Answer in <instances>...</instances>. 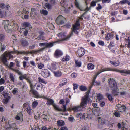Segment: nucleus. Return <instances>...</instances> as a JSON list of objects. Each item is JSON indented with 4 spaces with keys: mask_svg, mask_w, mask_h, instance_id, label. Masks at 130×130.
Listing matches in <instances>:
<instances>
[{
    "mask_svg": "<svg viewBox=\"0 0 130 130\" xmlns=\"http://www.w3.org/2000/svg\"><path fill=\"white\" fill-rule=\"evenodd\" d=\"M99 44L101 45H104V43L103 42L101 41H100L98 42Z\"/></svg>",
    "mask_w": 130,
    "mask_h": 130,
    "instance_id": "obj_63",
    "label": "nucleus"
},
{
    "mask_svg": "<svg viewBox=\"0 0 130 130\" xmlns=\"http://www.w3.org/2000/svg\"><path fill=\"white\" fill-rule=\"evenodd\" d=\"M8 123L9 126V127L12 128V130H17L16 126L15 124L12 123V122L10 121L8 122Z\"/></svg>",
    "mask_w": 130,
    "mask_h": 130,
    "instance_id": "obj_16",
    "label": "nucleus"
},
{
    "mask_svg": "<svg viewBox=\"0 0 130 130\" xmlns=\"http://www.w3.org/2000/svg\"><path fill=\"white\" fill-rule=\"evenodd\" d=\"M38 80L40 82L42 83L45 84H46L47 83V82L45 81L44 79H42L40 77H39L38 78Z\"/></svg>",
    "mask_w": 130,
    "mask_h": 130,
    "instance_id": "obj_38",
    "label": "nucleus"
},
{
    "mask_svg": "<svg viewBox=\"0 0 130 130\" xmlns=\"http://www.w3.org/2000/svg\"><path fill=\"white\" fill-rule=\"evenodd\" d=\"M98 2V1H92L91 3V6L92 7H94L96 5V3Z\"/></svg>",
    "mask_w": 130,
    "mask_h": 130,
    "instance_id": "obj_45",
    "label": "nucleus"
},
{
    "mask_svg": "<svg viewBox=\"0 0 130 130\" xmlns=\"http://www.w3.org/2000/svg\"><path fill=\"white\" fill-rule=\"evenodd\" d=\"M80 89L82 91H85L86 89V88L84 86H81L79 87Z\"/></svg>",
    "mask_w": 130,
    "mask_h": 130,
    "instance_id": "obj_48",
    "label": "nucleus"
},
{
    "mask_svg": "<svg viewBox=\"0 0 130 130\" xmlns=\"http://www.w3.org/2000/svg\"><path fill=\"white\" fill-rule=\"evenodd\" d=\"M23 28H22L21 30L23 31V35L25 36H27L28 33V28L26 27H23Z\"/></svg>",
    "mask_w": 130,
    "mask_h": 130,
    "instance_id": "obj_19",
    "label": "nucleus"
},
{
    "mask_svg": "<svg viewBox=\"0 0 130 130\" xmlns=\"http://www.w3.org/2000/svg\"><path fill=\"white\" fill-rule=\"evenodd\" d=\"M53 45V44L52 43L49 42L46 43L45 47L39 50H35L30 52H25L24 51H18L17 50H15L14 51H6L2 55L1 57V59L3 63L6 66H8V64L7 63V58H9L10 59L13 57L12 54L17 53L18 55L20 54H28L29 53L31 54L35 53L39 51H43V50L46 48H50Z\"/></svg>",
    "mask_w": 130,
    "mask_h": 130,
    "instance_id": "obj_1",
    "label": "nucleus"
},
{
    "mask_svg": "<svg viewBox=\"0 0 130 130\" xmlns=\"http://www.w3.org/2000/svg\"><path fill=\"white\" fill-rule=\"evenodd\" d=\"M57 123L58 125L60 126L64 125V122L62 120L58 121Z\"/></svg>",
    "mask_w": 130,
    "mask_h": 130,
    "instance_id": "obj_37",
    "label": "nucleus"
},
{
    "mask_svg": "<svg viewBox=\"0 0 130 130\" xmlns=\"http://www.w3.org/2000/svg\"><path fill=\"white\" fill-rule=\"evenodd\" d=\"M70 59V56L68 55H66V56L63 57L62 59V61H69Z\"/></svg>",
    "mask_w": 130,
    "mask_h": 130,
    "instance_id": "obj_30",
    "label": "nucleus"
},
{
    "mask_svg": "<svg viewBox=\"0 0 130 130\" xmlns=\"http://www.w3.org/2000/svg\"><path fill=\"white\" fill-rule=\"evenodd\" d=\"M111 0H103L102 3H109Z\"/></svg>",
    "mask_w": 130,
    "mask_h": 130,
    "instance_id": "obj_64",
    "label": "nucleus"
},
{
    "mask_svg": "<svg viewBox=\"0 0 130 130\" xmlns=\"http://www.w3.org/2000/svg\"><path fill=\"white\" fill-rule=\"evenodd\" d=\"M99 109L97 108H94L92 109V111L93 113L95 115H96L97 114V110H98Z\"/></svg>",
    "mask_w": 130,
    "mask_h": 130,
    "instance_id": "obj_41",
    "label": "nucleus"
},
{
    "mask_svg": "<svg viewBox=\"0 0 130 130\" xmlns=\"http://www.w3.org/2000/svg\"><path fill=\"white\" fill-rule=\"evenodd\" d=\"M41 117L44 121H45L47 120V115H45L44 114L42 115L41 116Z\"/></svg>",
    "mask_w": 130,
    "mask_h": 130,
    "instance_id": "obj_44",
    "label": "nucleus"
},
{
    "mask_svg": "<svg viewBox=\"0 0 130 130\" xmlns=\"http://www.w3.org/2000/svg\"><path fill=\"white\" fill-rule=\"evenodd\" d=\"M5 38L3 34H0V41H3Z\"/></svg>",
    "mask_w": 130,
    "mask_h": 130,
    "instance_id": "obj_53",
    "label": "nucleus"
},
{
    "mask_svg": "<svg viewBox=\"0 0 130 130\" xmlns=\"http://www.w3.org/2000/svg\"><path fill=\"white\" fill-rule=\"evenodd\" d=\"M126 107L123 105L118 104L116 105V108L118 112H122L126 110Z\"/></svg>",
    "mask_w": 130,
    "mask_h": 130,
    "instance_id": "obj_7",
    "label": "nucleus"
},
{
    "mask_svg": "<svg viewBox=\"0 0 130 130\" xmlns=\"http://www.w3.org/2000/svg\"><path fill=\"white\" fill-rule=\"evenodd\" d=\"M40 12L41 14L45 15H47L48 13V11L44 9H42L41 10Z\"/></svg>",
    "mask_w": 130,
    "mask_h": 130,
    "instance_id": "obj_40",
    "label": "nucleus"
},
{
    "mask_svg": "<svg viewBox=\"0 0 130 130\" xmlns=\"http://www.w3.org/2000/svg\"><path fill=\"white\" fill-rule=\"evenodd\" d=\"M100 82H97L96 80H93L92 85L95 86H98L100 84Z\"/></svg>",
    "mask_w": 130,
    "mask_h": 130,
    "instance_id": "obj_43",
    "label": "nucleus"
},
{
    "mask_svg": "<svg viewBox=\"0 0 130 130\" xmlns=\"http://www.w3.org/2000/svg\"><path fill=\"white\" fill-rule=\"evenodd\" d=\"M60 3L61 6L64 7L68 5V2L66 0H62Z\"/></svg>",
    "mask_w": 130,
    "mask_h": 130,
    "instance_id": "obj_24",
    "label": "nucleus"
},
{
    "mask_svg": "<svg viewBox=\"0 0 130 130\" xmlns=\"http://www.w3.org/2000/svg\"><path fill=\"white\" fill-rule=\"evenodd\" d=\"M87 68L89 70H92L94 68V66L92 63H89L87 64Z\"/></svg>",
    "mask_w": 130,
    "mask_h": 130,
    "instance_id": "obj_26",
    "label": "nucleus"
},
{
    "mask_svg": "<svg viewBox=\"0 0 130 130\" xmlns=\"http://www.w3.org/2000/svg\"><path fill=\"white\" fill-rule=\"evenodd\" d=\"M62 108L63 109L62 110V111H65L66 110V105H63L62 106Z\"/></svg>",
    "mask_w": 130,
    "mask_h": 130,
    "instance_id": "obj_62",
    "label": "nucleus"
},
{
    "mask_svg": "<svg viewBox=\"0 0 130 130\" xmlns=\"http://www.w3.org/2000/svg\"><path fill=\"white\" fill-rule=\"evenodd\" d=\"M119 3L122 4H124L126 3H127L128 5H130V2L127 0H123L120 1Z\"/></svg>",
    "mask_w": 130,
    "mask_h": 130,
    "instance_id": "obj_29",
    "label": "nucleus"
},
{
    "mask_svg": "<svg viewBox=\"0 0 130 130\" xmlns=\"http://www.w3.org/2000/svg\"><path fill=\"white\" fill-rule=\"evenodd\" d=\"M106 95L107 96L109 100L111 101L113 100V98L110 94L107 93Z\"/></svg>",
    "mask_w": 130,
    "mask_h": 130,
    "instance_id": "obj_49",
    "label": "nucleus"
},
{
    "mask_svg": "<svg viewBox=\"0 0 130 130\" xmlns=\"http://www.w3.org/2000/svg\"><path fill=\"white\" fill-rule=\"evenodd\" d=\"M30 92L32 93L36 97H39V96L38 92L36 91L34 89L33 84L32 83L31 84H30Z\"/></svg>",
    "mask_w": 130,
    "mask_h": 130,
    "instance_id": "obj_9",
    "label": "nucleus"
},
{
    "mask_svg": "<svg viewBox=\"0 0 130 130\" xmlns=\"http://www.w3.org/2000/svg\"><path fill=\"white\" fill-rule=\"evenodd\" d=\"M9 77L11 80L13 82L15 81V78L13 74L12 73H10L9 74Z\"/></svg>",
    "mask_w": 130,
    "mask_h": 130,
    "instance_id": "obj_39",
    "label": "nucleus"
},
{
    "mask_svg": "<svg viewBox=\"0 0 130 130\" xmlns=\"http://www.w3.org/2000/svg\"><path fill=\"white\" fill-rule=\"evenodd\" d=\"M65 18L62 15H60L58 17L56 20V23L58 25L62 24L64 23L65 20Z\"/></svg>",
    "mask_w": 130,
    "mask_h": 130,
    "instance_id": "obj_6",
    "label": "nucleus"
},
{
    "mask_svg": "<svg viewBox=\"0 0 130 130\" xmlns=\"http://www.w3.org/2000/svg\"><path fill=\"white\" fill-rule=\"evenodd\" d=\"M32 110L31 109L30 107L29 106H28L27 109V113L29 115H32Z\"/></svg>",
    "mask_w": 130,
    "mask_h": 130,
    "instance_id": "obj_35",
    "label": "nucleus"
},
{
    "mask_svg": "<svg viewBox=\"0 0 130 130\" xmlns=\"http://www.w3.org/2000/svg\"><path fill=\"white\" fill-rule=\"evenodd\" d=\"M17 116H18L20 118H23V115L22 113L21 112H19V113H17Z\"/></svg>",
    "mask_w": 130,
    "mask_h": 130,
    "instance_id": "obj_59",
    "label": "nucleus"
},
{
    "mask_svg": "<svg viewBox=\"0 0 130 130\" xmlns=\"http://www.w3.org/2000/svg\"><path fill=\"white\" fill-rule=\"evenodd\" d=\"M113 35L112 34L109 33L107 34L106 36L105 39L107 40H111L113 38Z\"/></svg>",
    "mask_w": 130,
    "mask_h": 130,
    "instance_id": "obj_18",
    "label": "nucleus"
},
{
    "mask_svg": "<svg viewBox=\"0 0 130 130\" xmlns=\"http://www.w3.org/2000/svg\"><path fill=\"white\" fill-rule=\"evenodd\" d=\"M46 43H40L39 44V45L41 47L43 46L44 47H45Z\"/></svg>",
    "mask_w": 130,
    "mask_h": 130,
    "instance_id": "obj_61",
    "label": "nucleus"
},
{
    "mask_svg": "<svg viewBox=\"0 0 130 130\" xmlns=\"http://www.w3.org/2000/svg\"><path fill=\"white\" fill-rule=\"evenodd\" d=\"M44 65L42 63H40L38 65V68L39 69H42L44 67Z\"/></svg>",
    "mask_w": 130,
    "mask_h": 130,
    "instance_id": "obj_54",
    "label": "nucleus"
},
{
    "mask_svg": "<svg viewBox=\"0 0 130 130\" xmlns=\"http://www.w3.org/2000/svg\"><path fill=\"white\" fill-rule=\"evenodd\" d=\"M73 89L75 90L76 89L78 88V85L77 84L73 83Z\"/></svg>",
    "mask_w": 130,
    "mask_h": 130,
    "instance_id": "obj_56",
    "label": "nucleus"
},
{
    "mask_svg": "<svg viewBox=\"0 0 130 130\" xmlns=\"http://www.w3.org/2000/svg\"><path fill=\"white\" fill-rule=\"evenodd\" d=\"M88 100V99L82 98L80 106L83 109L86 106Z\"/></svg>",
    "mask_w": 130,
    "mask_h": 130,
    "instance_id": "obj_8",
    "label": "nucleus"
},
{
    "mask_svg": "<svg viewBox=\"0 0 130 130\" xmlns=\"http://www.w3.org/2000/svg\"><path fill=\"white\" fill-rule=\"evenodd\" d=\"M9 22L8 21L5 20L3 22V24L4 25L5 29H6L7 27L8 26Z\"/></svg>",
    "mask_w": 130,
    "mask_h": 130,
    "instance_id": "obj_23",
    "label": "nucleus"
},
{
    "mask_svg": "<svg viewBox=\"0 0 130 130\" xmlns=\"http://www.w3.org/2000/svg\"><path fill=\"white\" fill-rule=\"evenodd\" d=\"M38 104V102L37 101L33 102L32 103V108H35L37 105Z\"/></svg>",
    "mask_w": 130,
    "mask_h": 130,
    "instance_id": "obj_46",
    "label": "nucleus"
},
{
    "mask_svg": "<svg viewBox=\"0 0 130 130\" xmlns=\"http://www.w3.org/2000/svg\"><path fill=\"white\" fill-rule=\"evenodd\" d=\"M53 73L54 76L57 77H60L62 75V73L60 70H58L56 71H54Z\"/></svg>",
    "mask_w": 130,
    "mask_h": 130,
    "instance_id": "obj_14",
    "label": "nucleus"
},
{
    "mask_svg": "<svg viewBox=\"0 0 130 130\" xmlns=\"http://www.w3.org/2000/svg\"><path fill=\"white\" fill-rule=\"evenodd\" d=\"M35 9L34 8H32L31 9V12L30 13V16L33 18L34 16V15L35 14Z\"/></svg>",
    "mask_w": 130,
    "mask_h": 130,
    "instance_id": "obj_33",
    "label": "nucleus"
},
{
    "mask_svg": "<svg viewBox=\"0 0 130 130\" xmlns=\"http://www.w3.org/2000/svg\"><path fill=\"white\" fill-rule=\"evenodd\" d=\"M75 63L77 66L80 67L81 66V63L80 62H78L77 61H75Z\"/></svg>",
    "mask_w": 130,
    "mask_h": 130,
    "instance_id": "obj_55",
    "label": "nucleus"
},
{
    "mask_svg": "<svg viewBox=\"0 0 130 130\" xmlns=\"http://www.w3.org/2000/svg\"><path fill=\"white\" fill-rule=\"evenodd\" d=\"M67 82V80L66 78L62 79L59 84V86L60 87L62 86L66 85Z\"/></svg>",
    "mask_w": 130,
    "mask_h": 130,
    "instance_id": "obj_21",
    "label": "nucleus"
},
{
    "mask_svg": "<svg viewBox=\"0 0 130 130\" xmlns=\"http://www.w3.org/2000/svg\"><path fill=\"white\" fill-rule=\"evenodd\" d=\"M45 6L48 9H51L52 7V5L48 3L45 4Z\"/></svg>",
    "mask_w": 130,
    "mask_h": 130,
    "instance_id": "obj_42",
    "label": "nucleus"
},
{
    "mask_svg": "<svg viewBox=\"0 0 130 130\" xmlns=\"http://www.w3.org/2000/svg\"><path fill=\"white\" fill-rule=\"evenodd\" d=\"M13 70L14 71H15L17 73H18V74L21 75L20 76H19V78L20 80H22L24 79H25L29 83V85H30V84H31L32 83L30 81V79L28 78V75L27 74H25L22 75V72H21L19 71V70L16 69H13Z\"/></svg>",
    "mask_w": 130,
    "mask_h": 130,
    "instance_id": "obj_5",
    "label": "nucleus"
},
{
    "mask_svg": "<svg viewBox=\"0 0 130 130\" xmlns=\"http://www.w3.org/2000/svg\"><path fill=\"white\" fill-rule=\"evenodd\" d=\"M34 86L36 87V89L37 90H41L43 87L42 84L39 82L36 83Z\"/></svg>",
    "mask_w": 130,
    "mask_h": 130,
    "instance_id": "obj_17",
    "label": "nucleus"
},
{
    "mask_svg": "<svg viewBox=\"0 0 130 130\" xmlns=\"http://www.w3.org/2000/svg\"><path fill=\"white\" fill-rule=\"evenodd\" d=\"M57 35L60 39H62L63 40H64L68 39L67 38V37L66 38V35L63 32L59 33L57 34Z\"/></svg>",
    "mask_w": 130,
    "mask_h": 130,
    "instance_id": "obj_12",
    "label": "nucleus"
},
{
    "mask_svg": "<svg viewBox=\"0 0 130 130\" xmlns=\"http://www.w3.org/2000/svg\"><path fill=\"white\" fill-rule=\"evenodd\" d=\"M89 92H90V91H88L87 92H86V95L83 98H84L86 99H88L89 93Z\"/></svg>",
    "mask_w": 130,
    "mask_h": 130,
    "instance_id": "obj_50",
    "label": "nucleus"
},
{
    "mask_svg": "<svg viewBox=\"0 0 130 130\" xmlns=\"http://www.w3.org/2000/svg\"><path fill=\"white\" fill-rule=\"evenodd\" d=\"M110 63L111 64L115 66H118L119 64V62L118 61H110Z\"/></svg>",
    "mask_w": 130,
    "mask_h": 130,
    "instance_id": "obj_32",
    "label": "nucleus"
},
{
    "mask_svg": "<svg viewBox=\"0 0 130 130\" xmlns=\"http://www.w3.org/2000/svg\"><path fill=\"white\" fill-rule=\"evenodd\" d=\"M18 89L17 88H14L12 91V93L13 94H15L18 91Z\"/></svg>",
    "mask_w": 130,
    "mask_h": 130,
    "instance_id": "obj_57",
    "label": "nucleus"
},
{
    "mask_svg": "<svg viewBox=\"0 0 130 130\" xmlns=\"http://www.w3.org/2000/svg\"><path fill=\"white\" fill-rule=\"evenodd\" d=\"M56 64H57L56 63H52L50 68H48L49 69L52 71L56 70L57 68Z\"/></svg>",
    "mask_w": 130,
    "mask_h": 130,
    "instance_id": "obj_20",
    "label": "nucleus"
},
{
    "mask_svg": "<svg viewBox=\"0 0 130 130\" xmlns=\"http://www.w3.org/2000/svg\"><path fill=\"white\" fill-rule=\"evenodd\" d=\"M85 52V50L83 48H81L78 50L77 51L78 54L80 57L83 56Z\"/></svg>",
    "mask_w": 130,
    "mask_h": 130,
    "instance_id": "obj_13",
    "label": "nucleus"
},
{
    "mask_svg": "<svg viewBox=\"0 0 130 130\" xmlns=\"http://www.w3.org/2000/svg\"><path fill=\"white\" fill-rule=\"evenodd\" d=\"M102 6L100 5V4H98V7H96V9L98 11H99L102 9Z\"/></svg>",
    "mask_w": 130,
    "mask_h": 130,
    "instance_id": "obj_52",
    "label": "nucleus"
},
{
    "mask_svg": "<svg viewBox=\"0 0 130 130\" xmlns=\"http://www.w3.org/2000/svg\"><path fill=\"white\" fill-rule=\"evenodd\" d=\"M47 104L48 105H52L53 104H55L54 103V101L52 99H47Z\"/></svg>",
    "mask_w": 130,
    "mask_h": 130,
    "instance_id": "obj_28",
    "label": "nucleus"
},
{
    "mask_svg": "<svg viewBox=\"0 0 130 130\" xmlns=\"http://www.w3.org/2000/svg\"><path fill=\"white\" fill-rule=\"evenodd\" d=\"M112 71L118 72L120 73H124L125 74H130V70H120L116 69H112L110 68H106L101 69L100 71L97 72L94 76L93 80H95L101 72L108 71Z\"/></svg>",
    "mask_w": 130,
    "mask_h": 130,
    "instance_id": "obj_2",
    "label": "nucleus"
},
{
    "mask_svg": "<svg viewBox=\"0 0 130 130\" xmlns=\"http://www.w3.org/2000/svg\"><path fill=\"white\" fill-rule=\"evenodd\" d=\"M98 121L99 125H102L105 123V120L103 119L99 118Z\"/></svg>",
    "mask_w": 130,
    "mask_h": 130,
    "instance_id": "obj_27",
    "label": "nucleus"
},
{
    "mask_svg": "<svg viewBox=\"0 0 130 130\" xmlns=\"http://www.w3.org/2000/svg\"><path fill=\"white\" fill-rule=\"evenodd\" d=\"M80 24L79 23V20L77 21L75 24L73 25V28H72V31L71 32L70 34L67 36V38H69L70 37L73 35V32L76 34H78V32L77 30H79L80 28Z\"/></svg>",
    "mask_w": 130,
    "mask_h": 130,
    "instance_id": "obj_4",
    "label": "nucleus"
},
{
    "mask_svg": "<svg viewBox=\"0 0 130 130\" xmlns=\"http://www.w3.org/2000/svg\"><path fill=\"white\" fill-rule=\"evenodd\" d=\"M80 106H75L72 108V110L75 112H77L78 111H82L83 109Z\"/></svg>",
    "mask_w": 130,
    "mask_h": 130,
    "instance_id": "obj_11",
    "label": "nucleus"
},
{
    "mask_svg": "<svg viewBox=\"0 0 130 130\" xmlns=\"http://www.w3.org/2000/svg\"><path fill=\"white\" fill-rule=\"evenodd\" d=\"M53 106L54 107V109L58 111H62V109H61L59 107V106L57 105H56V104H53Z\"/></svg>",
    "mask_w": 130,
    "mask_h": 130,
    "instance_id": "obj_31",
    "label": "nucleus"
},
{
    "mask_svg": "<svg viewBox=\"0 0 130 130\" xmlns=\"http://www.w3.org/2000/svg\"><path fill=\"white\" fill-rule=\"evenodd\" d=\"M5 80L4 79L1 78L0 79V85L3 84L5 82Z\"/></svg>",
    "mask_w": 130,
    "mask_h": 130,
    "instance_id": "obj_60",
    "label": "nucleus"
},
{
    "mask_svg": "<svg viewBox=\"0 0 130 130\" xmlns=\"http://www.w3.org/2000/svg\"><path fill=\"white\" fill-rule=\"evenodd\" d=\"M37 40H43L44 39V37L42 34L40 33V35L38 36L36 39Z\"/></svg>",
    "mask_w": 130,
    "mask_h": 130,
    "instance_id": "obj_36",
    "label": "nucleus"
},
{
    "mask_svg": "<svg viewBox=\"0 0 130 130\" xmlns=\"http://www.w3.org/2000/svg\"><path fill=\"white\" fill-rule=\"evenodd\" d=\"M97 101L102 100L103 99V96L102 95L100 94H98L97 95Z\"/></svg>",
    "mask_w": 130,
    "mask_h": 130,
    "instance_id": "obj_34",
    "label": "nucleus"
},
{
    "mask_svg": "<svg viewBox=\"0 0 130 130\" xmlns=\"http://www.w3.org/2000/svg\"><path fill=\"white\" fill-rule=\"evenodd\" d=\"M50 75V73L47 69L43 70L42 72V75L44 78H47Z\"/></svg>",
    "mask_w": 130,
    "mask_h": 130,
    "instance_id": "obj_10",
    "label": "nucleus"
},
{
    "mask_svg": "<svg viewBox=\"0 0 130 130\" xmlns=\"http://www.w3.org/2000/svg\"><path fill=\"white\" fill-rule=\"evenodd\" d=\"M114 45V43L113 42L111 41L110 42V44L108 46V47L110 48L112 47Z\"/></svg>",
    "mask_w": 130,
    "mask_h": 130,
    "instance_id": "obj_51",
    "label": "nucleus"
},
{
    "mask_svg": "<svg viewBox=\"0 0 130 130\" xmlns=\"http://www.w3.org/2000/svg\"><path fill=\"white\" fill-rule=\"evenodd\" d=\"M20 42L21 45L24 46H25L28 45L29 43L28 41L25 39H22L20 40Z\"/></svg>",
    "mask_w": 130,
    "mask_h": 130,
    "instance_id": "obj_15",
    "label": "nucleus"
},
{
    "mask_svg": "<svg viewBox=\"0 0 130 130\" xmlns=\"http://www.w3.org/2000/svg\"><path fill=\"white\" fill-rule=\"evenodd\" d=\"M62 54V53L60 50H56L55 53V55L56 57L60 56Z\"/></svg>",
    "mask_w": 130,
    "mask_h": 130,
    "instance_id": "obj_22",
    "label": "nucleus"
},
{
    "mask_svg": "<svg viewBox=\"0 0 130 130\" xmlns=\"http://www.w3.org/2000/svg\"><path fill=\"white\" fill-rule=\"evenodd\" d=\"M72 78H76L77 76V74L75 73H72L71 75Z\"/></svg>",
    "mask_w": 130,
    "mask_h": 130,
    "instance_id": "obj_47",
    "label": "nucleus"
},
{
    "mask_svg": "<svg viewBox=\"0 0 130 130\" xmlns=\"http://www.w3.org/2000/svg\"><path fill=\"white\" fill-rule=\"evenodd\" d=\"M14 63H13V62H11L10 63V64L9 66V67L10 68V69H11L13 70V69H14L12 68V67L13 66V65H14Z\"/></svg>",
    "mask_w": 130,
    "mask_h": 130,
    "instance_id": "obj_58",
    "label": "nucleus"
},
{
    "mask_svg": "<svg viewBox=\"0 0 130 130\" xmlns=\"http://www.w3.org/2000/svg\"><path fill=\"white\" fill-rule=\"evenodd\" d=\"M108 83L109 87L113 91V94L115 95H117L118 88L116 83L114 79L112 78L109 79L108 80Z\"/></svg>",
    "mask_w": 130,
    "mask_h": 130,
    "instance_id": "obj_3",
    "label": "nucleus"
},
{
    "mask_svg": "<svg viewBox=\"0 0 130 130\" xmlns=\"http://www.w3.org/2000/svg\"><path fill=\"white\" fill-rule=\"evenodd\" d=\"M23 27H26L28 28V27L29 28V29H32V27H30V23L28 22H25L23 24Z\"/></svg>",
    "mask_w": 130,
    "mask_h": 130,
    "instance_id": "obj_25",
    "label": "nucleus"
}]
</instances>
